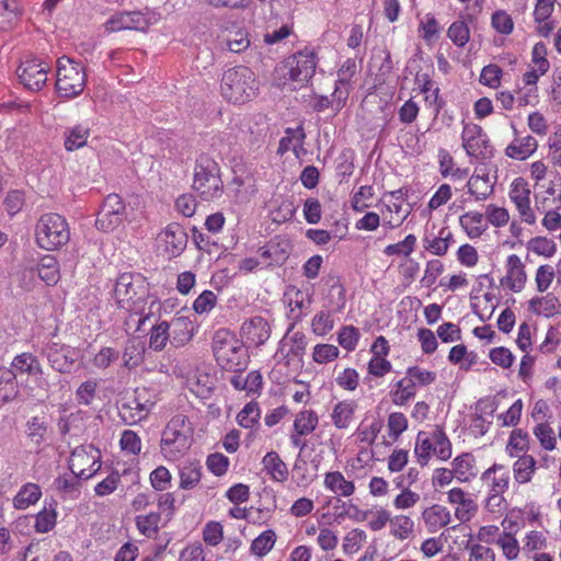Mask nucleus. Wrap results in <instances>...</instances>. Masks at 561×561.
Here are the masks:
<instances>
[{
  "label": "nucleus",
  "mask_w": 561,
  "mask_h": 561,
  "mask_svg": "<svg viewBox=\"0 0 561 561\" xmlns=\"http://www.w3.org/2000/svg\"><path fill=\"white\" fill-rule=\"evenodd\" d=\"M211 348L217 364L222 369L241 373L248 368V350L243 341L228 329H219L214 333Z\"/></svg>",
  "instance_id": "nucleus-1"
},
{
  "label": "nucleus",
  "mask_w": 561,
  "mask_h": 561,
  "mask_svg": "<svg viewBox=\"0 0 561 561\" xmlns=\"http://www.w3.org/2000/svg\"><path fill=\"white\" fill-rule=\"evenodd\" d=\"M220 89L227 101L244 104L256 96L259 81L249 67L237 66L224 72Z\"/></svg>",
  "instance_id": "nucleus-2"
},
{
  "label": "nucleus",
  "mask_w": 561,
  "mask_h": 561,
  "mask_svg": "<svg viewBox=\"0 0 561 561\" xmlns=\"http://www.w3.org/2000/svg\"><path fill=\"white\" fill-rule=\"evenodd\" d=\"M193 430L183 414L174 415L162 432L160 448L169 460H178L184 456L192 445Z\"/></svg>",
  "instance_id": "nucleus-3"
},
{
  "label": "nucleus",
  "mask_w": 561,
  "mask_h": 561,
  "mask_svg": "<svg viewBox=\"0 0 561 561\" xmlns=\"http://www.w3.org/2000/svg\"><path fill=\"white\" fill-rule=\"evenodd\" d=\"M35 240L46 251L59 250L70 240V229L66 218L56 213L39 217L35 226Z\"/></svg>",
  "instance_id": "nucleus-4"
},
{
  "label": "nucleus",
  "mask_w": 561,
  "mask_h": 561,
  "mask_svg": "<svg viewBox=\"0 0 561 561\" xmlns=\"http://www.w3.org/2000/svg\"><path fill=\"white\" fill-rule=\"evenodd\" d=\"M193 188L204 201L218 198L224 192L220 167L208 154H199L195 161Z\"/></svg>",
  "instance_id": "nucleus-5"
},
{
  "label": "nucleus",
  "mask_w": 561,
  "mask_h": 561,
  "mask_svg": "<svg viewBox=\"0 0 561 561\" xmlns=\"http://www.w3.org/2000/svg\"><path fill=\"white\" fill-rule=\"evenodd\" d=\"M87 75L80 62L62 56L57 60L56 89L60 98L80 95L85 87Z\"/></svg>",
  "instance_id": "nucleus-6"
},
{
  "label": "nucleus",
  "mask_w": 561,
  "mask_h": 561,
  "mask_svg": "<svg viewBox=\"0 0 561 561\" xmlns=\"http://www.w3.org/2000/svg\"><path fill=\"white\" fill-rule=\"evenodd\" d=\"M148 285L140 274L123 273L116 279L114 297L122 308L134 310L148 296Z\"/></svg>",
  "instance_id": "nucleus-7"
},
{
  "label": "nucleus",
  "mask_w": 561,
  "mask_h": 561,
  "mask_svg": "<svg viewBox=\"0 0 561 561\" xmlns=\"http://www.w3.org/2000/svg\"><path fill=\"white\" fill-rule=\"evenodd\" d=\"M158 21V15L146 9L145 11H123L112 15L104 24L106 32L134 30L147 32Z\"/></svg>",
  "instance_id": "nucleus-8"
},
{
  "label": "nucleus",
  "mask_w": 561,
  "mask_h": 561,
  "mask_svg": "<svg viewBox=\"0 0 561 561\" xmlns=\"http://www.w3.org/2000/svg\"><path fill=\"white\" fill-rule=\"evenodd\" d=\"M316 55L311 50H302L294 54L286 59L283 69L284 77L298 83L300 87L306 84L314 75L316 71Z\"/></svg>",
  "instance_id": "nucleus-9"
},
{
  "label": "nucleus",
  "mask_w": 561,
  "mask_h": 561,
  "mask_svg": "<svg viewBox=\"0 0 561 561\" xmlns=\"http://www.w3.org/2000/svg\"><path fill=\"white\" fill-rule=\"evenodd\" d=\"M50 67L47 62L32 58L21 62L16 69L20 82L32 91L41 90L46 81Z\"/></svg>",
  "instance_id": "nucleus-10"
},
{
  "label": "nucleus",
  "mask_w": 561,
  "mask_h": 561,
  "mask_svg": "<svg viewBox=\"0 0 561 561\" xmlns=\"http://www.w3.org/2000/svg\"><path fill=\"white\" fill-rule=\"evenodd\" d=\"M87 457L84 448H77L72 451L71 460H70V470L71 476H64L58 477L55 480L56 489L64 493H71L73 491H77L79 489L80 482L79 479H89L91 478L100 468L101 463L96 460H93L92 467L96 466V468L91 469L89 472L84 469H80L79 471H76L75 461L83 460Z\"/></svg>",
  "instance_id": "nucleus-11"
},
{
  "label": "nucleus",
  "mask_w": 561,
  "mask_h": 561,
  "mask_svg": "<svg viewBox=\"0 0 561 561\" xmlns=\"http://www.w3.org/2000/svg\"><path fill=\"white\" fill-rule=\"evenodd\" d=\"M50 367L60 374H69L76 362L77 351L68 345L49 343L42 350Z\"/></svg>",
  "instance_id": "nucleus-12"
},
{
  "label": "nucleus",
  "mask_w": 561,
  "mask_h": 561,
  "mask_svg": "<svg viewBox=\"0 0 561 561\" xmlns=\"http://www.w3.org/2000/svg\"><path fill=\"white\" fill-rule=\"evenodd\" d=\"M510 197L524 220L530 225L535 224L536 217L530 208V190L525 179L517 178L513 181Z\"/></svg>",
  "instance_id": "nucleus-13"
},
{
  "label": "nucleus",
  "mask_w": 561,
  "mask_h": 561,
  "mask_svg": "<svg viewBox=\"0 0 561 561\" xmlns=\"http://www.w3.org/2000/svg\"><path fill=\"white\" fill-rule=\"evenodd\" d=\"M241 335L255 346L263 345L271 336V327L261 316L253 317L243 322Z\"/></svg>",
  "instance_id": "nucleus-14"
},
{
  "label": "nucleus",
  "mask_w": 561,
  "mask_h": 561,
  "mask_svg": "<svg viewBox=\"0 0 561 561\" xmlns=\"http://www.w3.org/2000/svg\"><path fill=\"white\" fill-rule=\"evenodd\" d=\"M507 273L501 279V285L508 287L512 291L519 293L526 284L527 274L525 265L516 254L507 257Z\"/></svg>",
  "instance_id": "nucleus-15"
},
{
  "label": "nucleus",
  "mask_w": 561,
  "mask_h": 561,
  "mask_svg": "<svg viewBox=\"0 0 561 561\" xmlns=\"http://www.w3.org/2000/svg\"><path fill=\"white\" fill-rule=\"evenodd\" d=\"M165 244V252L170 256H179L187 243V234L184 228L178 222H171L161 234Z\"/></svg>",
  "instance_id": "nucleus-16"
},
{
  "label": "nucleus",
  "mask_w": 561,
  "mask_h": 561,
  "mask_svg": "<svg viewBox=\"0 0 561 561\" xmlns=\"http://www.w3.org/2000/svg\"><path fill=\"white\" fill-rule=\"evenodd\" d=\"M514 135L517 136L518 131L514 124H512ZM538 147V141L531 135L525 137H515L514 140L506 147L505 154L512 159L526 160L529 158Z\"/></svg>",
  "instance_id": "nucleus-17"
},
{
  "label": "nucleus",
  "mask_w": 561,
  "mask_h": 561,
  "mask_svg": "<svg viewBox=\"0 0 561 561\" xmlns=\"http://www.w3.org/2000/svg\"><path fill=\"white\" fill-rule=\"evenodd\" d=\"M171 344L181 347L188 343L194 335V324L187 317H176L170 322Z\"/></svg>",
  "instance_id": "nucleus-18"
},
{
  "label": "nucleus",
  "mask_w": 561,
  "mask_h": 561,
  "mask_svg": "<svg viewBox=\"0 0 561 561\" xmlns=\"http://www.w3.org/2000/svg\"><path fill=\"white\" fill-rule=\"evenodd\" d=\"M481 480L489 483V492L504 493L510 484V471L504 465L494 463L486 469Z\"/></svg>",
  "instance_id": "nucleus-19"
},
{
  "label": "nucleus",
  "mask_w": 561,
  "mask_h": 561,
  "mask_svg": "<svg viewBox=\"0 0 561 561\" xmlns=\"http://www.w3.org/2000/svg\"><path fill=\"white\" fill-rule=\"evenodd\" d=\"M448 501L453 504H459L455 515L460 522H468L478 511V505L460 488H454L448 492Z\"/></svg>",
  "instance_id": "nucleus-20"
},
{
  "label": "nucleus",
  "mask_w": 561,
  "mask_h": 561,
  "mask_svg": "<svg viewBox=\"0 0 561 561\" xmlns=\"http://www.w3.org/2000/svg\"><path fill=\"white\" fill-rule=\"evenodd\" d=\"M355 61L353 59H347L342 67L337 71V80L335 82V89L332 96L337 99V110H341L348 96V91L343 90L342 87H346L351 78L355 73Z\"/></svg>",
  "instance_id": "nucleus-21"
},
{
  "label": "nucleus",
  "mask_w": 561,
  "mask_h": 561,
  "mask_svg": "<svg viewBox=\"0 0 561 561\" xmlns=\"http://www.w3.org/2000/svg\"><path fill=\"white\" fill-rule=\"evenodd\" d=\"M528 310L537 316L551 318L561 310V304L557 296L547 294L541 297H534L528 301Z\"/></svg>",
  "instance_id": "nucleus-22"
},
{
  "label": "nucleus",
  "mask_w": 561,
  "mask_h": 561,
  "mask_svg": "<svg viewBox=\"0 0 561 561\" xmlns=\"http://www.w3.org/2000/svg\"><path fill=\"white\" fill-rule=\"evenodd\" d=\"M423 520L427 526L428 531L435 533L442 527H445L450 522L449 511L438 504H434L423 511Z\"/></svg>",
  "instance_id": "nucleus-23"
},
{
  "label": "nucleus",
  "mask_w": 561,
  "mask_h": 561,
  "mask_svg": "<svg viewBox=\"0 0 561 561\" xmlns=\"http://www.w3.org/2000/svg\"><path fill=\"white\" fill-rule=\"evenodd\" d=\"M149 408L141 403L138 398L122 403L118 413L125 424H135L147 416Z\"/></svg>",
  "instance_id": "nucleus-24"
},
{
  "label": "nucleus",
  "mask_w": 561,
  "mask_h": 561,
  "mask_svg": "<svg viewBox=\"0 0 561 561\" xmlns=\"http://www.w3.org/2000/svg\"><path fill=\"white\" fill-rule=\"evenodd\" d=\"M262 463L274 481L285 482L288 479L287 465L280 459L276 451H268L263 457Z\"/></svg>",
  "instance_id": "nucleus-25"
},
{
  "label": "nucleus",
  "mask_w": 561,
  "mask_h": 561,
  "mask_svg": "<svg viewBox=\"0 0 561 561\" xmlns=\"http://www.w3.org/2000/svg\"><path fill=\"white\" fill-rule=\"evenodd\" d=\"M16 374L12 368L0 367V399L3 403L13 401L19 394Z\"/></svg>",
  "instance_id": "nucleus-26"
},
{
  "label": "nucleus",
  "mask_w": 561,
  "mask_h": 561,
  "mask_svg": "<svg viewBox=\"0 0 561 561\" xmlns=\"http://www.w3.org/2000/svg\"><path fill=\"white\" fill-rule=\"evenodd\" d=\"M145 344L137 339H129L126 341L123 351V365L128 369L136 368L144 360Z\"/></svg>",
  "instance_id": "nucleus-27"
},
{
  "label": "nucleus",
  "mask_w": 561,
  "mask_h": 561,
  "mask_svg": "<svg viewBox=\"0 0 561 561\" xmlns=\"http://www.w3.org/2000/svg\"><path fill=\"white\" fill-rule=\"evenodd\" d=\"M459 222L471 239L480 237L488 229L484 215L478 211L463 214Z\"/></svg>",
  "instance_id": "nucleus-28"
},
{
  "label": "nucleus",
  "mask_w": 561,
  "mask_h": 561,
  "mask_svg": "<svg viewBox=\"0 0 561 561\" xmlns=\"http://www.w3.org/2000/svg\"><path fill=\"white\" fill-rule=\"evenodd\" d=\"M536 460L531 455L524 454L513 465L514 479L519 484L528 483L535 471Z\"/></svg>",
  "instance_id": "nucleus-29"
},
{
  "label": "nucleus",
  "mask_w": 561,
  "mask_h": 561,
  "mask_svg": "<svg viewBox=\"0 0 561 561\" xmlns=\"http://www.w3.org/2000/svg\"><path fill=\"white\" fill-rule=\"evenodd\" d=\"M356 403L352 400L340 401L333 409L331 417L336 428H347L353 421Z\"/></svg>",
  "instance_id": "nucleus-30"
},
{
  "label": "nucleus",
  "mask_w": 561,
  "mask_h": 561,
  "mask_svg": "<svg viewBox=\"0 0 561 561\" xmlns=\"http://www.w3.org/2000/svg\"><path fill=\"white\" fill-rule=\"evenodd\" d=\"M22 12L23 7L19 0H0V30L11 27Z\"/></svg>",
  "instance_id": "nucleus-31"
},
{
  "label": "nucleus",
  "mask_w": 561,
  "mask_h": 561,
  "mask_svg": "<svg viewBox=\"0 0 561 561\" xmlns=\"http://www.w3.org/2000/svg\"><path fill=\"white\" fill-rule=\"evenodd\" d=\"M394 387L396 389L390 391V397L396 405H404L415 397L416 383L408 376L398 380Z\"/></svg>",
  "instance_id": "nucleus-32"
},
{
  "label": "nucleus",
  "mask_w": 561,
  "mask_h": 561,
  "mask_svg": "<svg viewBox=\"0 0 561 561\" xmlns=\"http://www.w3.org/2000/svg\"><path fill=\"white\" fill-rule=\"evenodd\" d=\"M324 485L333 493L350 496L355 491V485L352 481H347L340 471L328 472L324 478Z\"/></svg>",
  "instance_id": "nucleus-33"
},
{
  "label": "nucleus",
  "mask_w": 561,
  "mask_h": 561,
  "mask_svg": "<svg viewBox=\"0 0 561 561\" xmlns=\"http://www.w3.org/2000/svg\"><path fill=\"white\" fill-rule=\"evenodd\" d=\"M202 478V466L197 461H190L180 468V488L183 490L194 489Z\"/></svg>",
  "instance_id": "nucleus-34"
},
{
  "label": "nucleus",
  "mask_w": 561,
  "mask_h": 561,
  "mask_svg": "<svg viewBox=\"0 0 561 561\" xmlns=\"http://www.w3.org/2000/svg\"><path fill=\"white\" fill-rule=\"evenodd\" d=\"M285 133L286 136L279 140L277 152L279 154H284L289 150H293L297 153V148L302 147L306 138L302 126H298L297 128H287Z\"/></svg>",
  "instance_id": "nucleus-35"
},
{
  "label": "nucleus",
  "mask_w": 561,
  "mask_h": 561,
  "mask_svg": "<svg viewBox=\"0 0 561 561\" xmlns=\"http://www.w3.org/2000/svg\"><path fill=\"white\" fill-rule=\"evenodd\" d=\"M42 495L39 485L35 483L24 484L13 499V505L18 510H25L32 504H35Z\"/></svg>",
  "instance_id": "nucleus-36"
},
{
  "label": "nucleus",
  "mask_w": 561,
  "mask_h": 561,
  "mask_svg": "<svg viewBox=\"0 0 561 561\" xmlns=\"http://www.w3.org/2000/svg\"><path fill=\"white\" fill-rule=\"evenodd\" d=\"M545 202L546 199L542 202H537V209L546 213L542 225L550 231L560 229L561 215L558 213V209L561 208V193L558 195V197H553L552 209L546 210Z\"/></svg>",
  "instance_id": "nucleus-37"
},
{
  "label": "nucleus",
  "mask_w": 561,
  "mask_h": 561,
  "mask_svg": "<svg viewBox=\"0 0 561 561\" xmlns=\"http://www.w3.org/2000/svg\"><path fill=\"white\" fill-rule=\"evenodd\" d=\"M37 274L47 285H55L59 279L57 260L51 255H45L37 265Z\"/></svg>",
  "instance_id": "nucleus-38"
},
{
  "label": "nucleus",
  "mask_w": 561,
  "mask_h": 561,
  "mask_svg": "<svg viewBox=\"0 0 561 561\" xmlns=\"http://www.w3.org/2000/svg\"><path fill=\"white\" fill-rule=\"evenodd\" d=\"M474 467V458L471 454H462L453 460V469L456 478L461 482H467L470 478L476 477L472 472Z\"/></svg>",
  "instance_id": "nucleus-39"
},
{
  "label": "nucleus",
  "mask_w": 561,
  "mask_h": 561,
  "mask_svg": "<svg viewBox=\"0 0 561 561\" xmlns=\"http://www.w3.org/2000/svg\"><path fill=\"white\" fill-rule=\"evenodd\" d=\"M168 341L171 342L170 325H168V322L161 321L152 325L150 330L149 347L156 352H160L165 347Z\"/></svg>",
  "instance_id": "nucleus-40"
},
{
  "label": "nucleus",
  "mask_w": 561,
  "mask_h": 561,
  "mask_svg": "<svg viewBox=\"0 0 561 561\" xmlns=\"http://www.w3.org/2000/svg\"><path fill=\"white\" fill-rule=\"evenodd\" d=\"M529 449L528 433L522 428H515L510 435L506 451L511 457L518 456V453H527Z\"/></svg>",
  "instance_id": "nucleus-41"
},
{
  "label": "nucleus",
  "mask_w": 561,
  "mask_h": 561,
  "mask_svg": "<svg viewBox=\"0 0 561 561\" xmlns=\"http://www.w3.org/2000/svg\"><path fill=\"white\" fill-rule=\"evenodd\" d=\"M451 241L453 233L448 229L442 228L437 237L432 240H424V248L433 254L442 256L447 253Z\"/></svg>",
  "instance_id": "nucleus-42"
},
{
  "label": "nucleus",
  "mask_w": 561,
  "mask_h": 561,
  "mask_svg": "<svg viewBox=\"0 0 561 561\" xmlns=\"http://www.w3.org/2000/svg\"><path fill=\"white\" fill-rule=\"evenodd\" d=\"M318 422L319 419L314 411H301L296 415L294 421L295 432L298 433V435H309L316 430Z\"/></svg>",
  "instance_id": "nucleus-43"
},
{
  "label": "nucleus",
  "mask_w": 561,
  "mask_h": 561,
  "mask_svg": "<svg viewBox=\"0 0 561 561\" xmlns=\"http://www.w3.org/2000/svg\"><path fill=\"white\" fill-rule=\"evenodd\" d=\"M465 150L470 157L478 159H489L493 156V147L484 133L465 146Z\"/></svg>",
  "instance_id": "nucleus-44"
},
{
  "label": "nucleus",
  "mask_w": 561,
  "mask_h": 561,
  "mask_svg": "<svg viewBox=\"0 0 561 561\" xmlns=\"http://www.w3.org/2000/svg\"><path fill=\"white\" fill-rule=\"evenodd\" d=\"M433 453L442 460H447L451 456V443L444 430L436 426L432 433Z\"/></svg>",
  "instance_id": "nucleus-45"
},
{
  "label": "nucleus",
  "mask_w": 561,
  "mask_h": 561,
  "mask_svg": "<svg viewBox=\"0 0 561 561\" xmlns=\"http://www.w3.org/2000/svg\"><path fill=\"white\" fill-rule=\"evenodd\" d=\"M391 535L400 540L408 539L414 529L413 520L405 515H397L390 518Z\"/></svg>",
  "instance_id": "nucleus-46"
},
{
  "label": "nucleus",
  "mask_w": 561,
  "mask_h": 561,
  "mask_svg": "<svg viewBox=\"0 0 561 561\" xmlns=\"http://www.w3.org/2000/svg\"><path fill=\"white\" fill-rule=\"evenodd\" d=\"M160 519L159 513H149L136 516L135 522L140 534L148 538H153L158 534Z\"/></svg>",
  "instance_id": "nucleus-47"
},
{
  "label": "nucleus",
  "mask_w": 561,
  "mask_h": 561,
  "mask_svg": "<svg viewBox=\"0 0 561 561\" xmlns=\"http://www.w3.org/2000/svg\"><path fill=\"white\" fill-rule=\"evenodd\" d=\"M469 193L476 197L477 201L486 199L493 192V187L489 184L486 176H472L468 182Z\"/></svg>",
  "instance_id": "nucleus-48"
},
{
  "label": "nucleus",
  "mask_w": 561,
  "mask_h": 561,
  "mask_svg": "<svg viewBox=\"0 0 561 561\" xmlns=\"http://www.w3.org/2000/svg\"><path fill=\"white\" fill-rule=\"evenodd\" d=\"M275 541L276 535L274 530L267 529L252 541L251 551L259 557H263L272 550Z\"/></svg>",
  "instance_id": "nucleus-49"
},
{
  "label": "nucleus",
  "mask_w": 561,
  "mask_h": 561,
  "mask_svg": "<svg viewBox=\"0 0 561 561\" xmlns=\"http://www.w3.org/2000/svg\"><path fill=\"white\" fill-rule=\"evenodd\" d=\"M261 412L256 402H249L239 412L237 421L244 428H252L260 420Z\"/></svg>",
  "instance_id": "nucleus-50"
},
{
  "label": "nucleus",
  "mask_w": 561,
  "mask_h": 561,
  "mask_svg": "<svg viewBox=\"0 0 561 561\" xmlns=\"http://www.w3.org/2000/svg\"><path fill=\"white\" fill-rule=\"evenodd\" d=\"M527 249L538 255L551 257L557 251V244L546 237H535L528 241Z\"/></svg>",
  "instance_id": "nucleus-51"
},
{
  "label": "nucleus",
  "mask_w": 561,
  "mask_h": 561,
  "mask_svg": "<svg viewBox=\"0 0 561 561\" xmlns=\"http://www.w3.org/2000/svg\"><path fill=\"white\" fill-rule=\"evenodd\" d=\"M57 513L56 510L50 506V508L44 507L36 516H35V525L34 528L39 534H45L51 530L56 525Z\"/></svg>",
  "instance_id": "nucleus-52"
},
{
  "label": "nucleus",
  "mask_w": 561,
  "mask_h": 561,
  "mask_svg": "<svg viewBox=\"0 0 561 561\" xmlns=\"http://www.w3.org/2000/svg\"><path fill=\"white\" fill-rule=\"evenodd\" d=\"M125 216L112 211H104L100 209L95 220V227L102 231H112L117 228L124 220Z\"/></svg>",
  "instance_id": "nucleus-53"
},
{
  "label": "nucleus",
  "mask_w": 561,
  "mask_h": 561,
  "mask_svg": "<svg viewBox=\"0 0 561 561\" xmlns=\"http://www.w3.org/2000/svg\"><path fill=\"white\" fill-rule=\"evenodd\" d=\"M433 451V439L428 437L425 432H419L416 437V445L414 454L417 457L421 466H425L430 459L431 453Z\"/></svg>",
  "instance_id": "nucleus-54"
},
{
  "label": "nucleus",
  "mask_w": 561,
  "mask_h": 561,
  "mask_svg": "<svg viewBox=\"0 0 561 561\" xmlns=\"http://www.w3.org/2000/svg\"><path fill=\"white\" fill-rule=\"evenodd\" d=\"M447 36L458 47H463L470 38V31L463 21H455L447 31Z\"/></svg>",
  "instance_id": "nucleus-55"
},
{
  "label": "nucleus",
  "mask_w": 561,
  "mask_h": 561,
  "mask_svg": "<svg viewBox=\"0 0 561 561\" xmlns=\"http://www.w3.org/2000/svg\"><path fill=\"white\" fill-rule=\"evenodd\" d=\"M27 427V436L28 438L35 443L36 445H41L45 440V435L47 433V424L46 422L38 417L33 416L26 423Z\"/></svg>",
  "instance_id": "nucleus-56"
},
{
  "label": "nucleus",
  "mask_w": 561,
  "mask_h": 561,
  "mask_svg": "<svg viewBox=\"0 0 561 561\" xmlns=\"http://www.w3.org/2000/svg\"><path fill=\"white\" fill-rule=\"evenodd\" d=\"M359 330L353 325H344L341 328L337 334L339 344L347 350L354 351L359 340Z\"/></svg>",
  "instance_id": "nucleus-57"
},
{
  "label": "nucleus",
  "mask_w": 561,
  "mask_h": 561,
  "mask_svg": "<svg viewBox=\"0 0 561 561\" xmlns=\"http://www.w3.org/2000/svg\"><path fill=\"white\" fill-rule=\"evenodd\" d=\"M89 136V129L82 126L73 127L65 140V148L68 151H73L83 147L87 144V139Z\"/></svg>",
  "instance_id": "nucleus-58"
},
{
  "label": "nucleus",
  "mask_w": 561,
  "mask_h": 561,
  "mask_svg": "<svg viewBox=\"0 0 561 561\" xmlns=\"http://www.w3.org/2000/svg\"><path fill=\"white\" fill-rule=\"evenodd\" d=\"M531 61L538 68L539 75H546L550 68V62L547 59V46L542 42L534 45L531 50Z\"/></svg>",
  "instance_id": "nucleus-59"
},
{
  "label": "nucleus",
  "mask_w": 561,
  "mask_h": 561,
  "mask_svg": "<svg viewBox=\"0 0 561 561\" xmlns=\"http://www.w3.org/2000/svg\"><path fill=\"white\" fill-rule=\"evenodd\" d=\"M534 434L538 438L542 448L547 450L556 448L554 432L547 423H538L534 428Z\"/></svg>",
  "instance_id": "nucleus-60"
},
{
  "label": "nucleus",
  "mask_w": 561,
  "mask_h": 561,
  "mask_svg": "<svg viewBox=\"0 0 561 561\" xmlns=\"http://www.w3.org/2000/svg\"><path fill=\"white\" fill-rule=\"evenodd\" d=\"M96 380L90 379L82 382L76 391V399L79 404L90 405L96 394Z\"/></svg>",
  "instance_id": "nucleus-61"
},
{
  "label": "nucleus",
  "mask_w": 561,
  "mask_h": 561,
  "mask_svg": "<svg viewBox=\"0 0 561 561\" xmlns=\"http://www.w3.org/2000/svg\"><path fill=\"white\" fill-rule=\"evenodd\" d=\"M502 69L494 64L483 67L480 73V82L490 88H497L501 83Z\"/></svg>",
  "instance_id": "nucleus-62"
},
{
  "label": "nucleus",
  "mask_w": 561,
  "mask_h": 561,
  "mask_svg": "<svg viewBox=\"0 0 561 561\" xmlns=\"http://www.w3.org/2000/svg\"><path fill=\"white\" fill-rule=\"evenodd\" d=\"M389 436L397 440L399 436L408 428V420L401 412L390 413L388 416Z\"/></svg>",
  "instance_id": "nucleus-63"
},
{
  "label": "nucleus",
  "mask_w": 561,
  "mask_h": 561,
  "mask_svg": "<svg viewBox=\"0 0 561 561\" xmlns=\"http://www.w3.org/2000/svg\"><path fill=\"white\" fill-rule=\"evenodd\" d=\"M466 549L470 552L469 561H495L494 551L486 546L480 543L470 545L468 542Z\"/></svg>",
  "instance_id": "nucleus-64"
}]
</instances>
